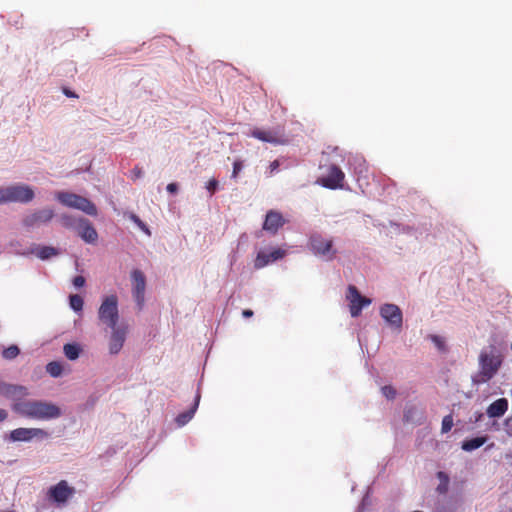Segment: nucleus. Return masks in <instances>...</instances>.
Wrapping results in <instances>:
<instances>
[{"instance_id":"1","label":"nucleus","mask_w":512,"mask_h":512,"mask_svg":"<svg viewBox=\"0 0 512 512\" xmlns=\"http://www.w3.org/2000/svg\"><path fill=\"white\" fill-rule=\"evenodd\" d=\"M13 410L19 415L36 420H52L62 415L60 407L42 400H21L13 405Z\"/></svg>"},{"instance_id":"2","label":"nucleus","mask_w":512,"mask_h":512,"mask_svg":"<svg viewBox=\"0 0 512 512\" xmlns=\"http://www.w3.org/2000/svg\"><path fill=\"white\" fill-rule=\"evenodd\" d=\"M480 371L473 378L475 383H485L489 381L498 371L501 365V359L493 354L481 352L479 357Z\"/></svg>"},{"instance_id":"3","label":"nucleus","mask_w":512,"mask_h":512,"mask_svg":"<svg viewBox=\"0 0 512 512\" xmlns=\"http://www.w3.org/2000/svg\"><path fill=\"white\" fill-rule=\"evenodd\" d=\"M98 317L101 322L114 329L119 320L118 298L116 295L112 294L103 299L98 310Z\"/></svg>"},{"instance_id":"4","label":"nucleus","mask_w":512,"mask_h":512,"mask_svg":"<svg viewBox=\"0 0 512 512\" xmlns=\"http://www.w3.org/2000/svg\"><path fill=\"white\" fill-rule=\"evenodd\" d=\"M310 251L327 260H333L336 257L337 250L333 248V240L324 238L321 234H313L308 241Z\"/></svg>"},{"instance_id":"5","label":"nucleus","mask_w":512,"mask_h":512,"mask_svg":"<svg viewBox=\"0 0 512 512\" xmlns=\"http://www.w3.org/2000/svg\"><path fill=\"white\" fill-rule=\"evenodd\" d=\"M133 298L141 310L145 303L146 277L139 269H133L130 273Z\"/></svg>"},{"instance_id":"6","label":"nucleus","mask_w":512,"mask_h":512,"mask_svg":"<svg viewBox=\"0 0 512 512\" xmlns=\"http://www.w3.org/2000/svg\"><path fill=\"white\" fill-rule=\"evenodd\" d=\"M249 135L262 142H267L273 145H286L288 143V139L286 138L284 131L280 128L269 130L254 128Z\"/></svg>"},{"instance_id":"7","label":"nucleus","mask_w":512,"mask_h":512,"mask_svg":"<svg viewBox=\"0 0 512 512\" xmlns=\"http://www.w3.org/2000/svg\"><path fill=\"white\" fill-rule=\"evenodd\" d=\"M347 300L352 317H358L365 306L371 304V299L362 296L354 285L348 286Z\"/></svg>"},{"instance_id":"8","label":"nucleus","mask_w":512,"mask_h":512,"mask_svg":"<svg viewBox=\"0 0 512 512\" xmlns=\"http://www.w3.org/2000/svg\"><path fill=\"white\" fill-rule=\"evenodd\" d=\"M49 433L41 428H17L10 432V440L14 442H28L33 438L45 439Z\"/></svg>"},{"instance_id":"9","label":"nucleus","mask_w":512,"mask_h":512,"mask_svg":"<svg viewBox=\"0 0 512 512\" xmlns=\"http://www.w3.org/2000/svg\"><path fill=\"white\" fill-rule=\"evenodd\" d=\"M345 178L344 172L336 165H331L328 168L326 176L321 177L318 182L325 188L338 189L343 187V181Z\"/></svg>"},{"instance_id":"10","label":"nucleus","mask_w":512,"mask_h":512,"mask_svg":"<svg viewBox=\"0 0 512 512\" xmlns=\"http://www.w3.org/2000/svg\"><path fill=\"white\" fill-rule=\"evenodd\" d=\"M381 317L392 327L400 330L403 322L401 309L395 304H384L380 308Z\"/></svg>"},{"instance_id":"11","label":"nucleus","mask_w":512,"mask_h":512,"mask_svg":"<svg viewBox=\"0 0 512 512\" xmlns=\"http://www.w3.org/2000/svg\"><path fill=\"white\" fill-rule=\"evenodd\" d=\"M9 189V202L29 203L34 197L33 189L25 184H16L8 186Z\"/></svg>"},{"instance_id":"12","label":"nucleus","mask_w":512,"mask_h":512,"mask_svg":"<svg viewBox=\"0 0 512 512\" xmlns=\"http://www.w3.org/2000/svg\"><path fill=\"white\" fill-rule=\"evenodd\" d=\"M54 217V211L50 208L36 210L31 214L26 215L22 223L25 227L31 228L39 224L50 222Z\"/></svg>"},{"instance_id":"13","label":"nucleus","mask_w":512,"mask_h":512,"mask_svg":"<svg viewBox=\"0 0 512 512\" xmlns=\"http://www.w3.org/2000/svg\"><path fill=\"white\" fill-rule=\"evenodd\" d=\"M74 492L73 487H70L65 480H61L56 485L50 487L48 496L57 503H64L73 496Z\"/></svg>"},{"instance_id":"14","label":"nucleus","mask_w":512,"mask_h":512,"mask_svg":"<svg viewBox=\"0 0 512 512\" xmlns=\"http://www.w3.org/2000/svg\"><path fill=\"white\" fill-rule=\"evenodd\" d=\"M78 236L88 244H95L98 240V233L92 223L83 217H79L77 226Z\"/></svg>"},{"instance_id":"15","label":"nucleus","mask_w":512,"mask_h":512,"mask_svg":"<svg viewBox=\"0 0 512 512\" xmlns=\"http://www.w3.org/2000/svg\"><path fill=\"white\" fill-rule=\"evenodd\" d=\"M285 222L286 221L280 212L276 210H269L263 223V230L274 235L281 227L284 226Z\"/></svg>"},{"instance_id":"16","label":"nucleus","mask_w":512,"mask_h":512,"mask_svg":"<svg viewBox=\"0 0 512 512\" xmlns=\"http://www.w3.org/2000/svg\"><path fill=\"white\" fill-rule=\"evenodd\" d=\"M286 252L283 249L276 248L271 252H259L254 261V266L256 269H261L267 266L269 263L282 259L285 256Z\"/></svg>"},{"instance_id":"17","label":"nucleus","mask_w":512,"mask_h":512,"mask_svg":"<svg viewBox=\"0 0 512 512\" xmlns=\"http://www.w3.org/2000/svg\"><path fill=\"white\" fill-rule=\"evenodd\" d=\"M126 339V328L125 327H114L112 329L110 341H109V351L111 354H117L122 349L124 342Z\"/></svg>"},{"instance_id":"18","label":"nucleus","mask_w":512,"mask_h":512,"mask_svg":"<svg viewBox=\"0 0 512 512\" xmlns=\"http://www.w3.org/2000/svg\"><path fill=\"white\" fill-rule=\"evenodd\" d=\"M507 410L508 400L506 398H499L488 406L487 415L490 418H498L503 416Z\"/></svg>"},{"instance_id":"19","label":"nucleus","mask_w":512,"mask_h":512,"mask_svg":"<svg viewBox=\"0 0 512 512\" xmlns=\"http://www.w3.org/2000/svg\"><path fill=\"white\" fill-rule=\"evenodd\" d=\"M74 209H78L90 216H96L98 211L97 207L93 202H91L89 199L78 195V199L72 203V207Z\"/></svg>"},{"instance_id":"20","label":"nucleus","mask_w":512,"mask_h":512,"mask_svg":"<svg viewBox=\"0 0 512 512\" xmlns=\"http://www.w3.org/2000/svg\"><path fill=\"white\" fill-rule=\"evenodd\" d=\"M200 397H201L200 392L197 391L191 408L184 413H180L176 417V422L179 426H183V425L187 424L193 418V416L198 408Z\"/></svg>"},{"instance_id":"21","label":"nucleus","mask_w":512,"mask_h":512,"mask_svg":"<svg viewBox=\"0 0 512 512\" xmlns=\"http://www.w3.org/2000/svg\"><path fill=\"white\" fill-rule=\"evenodd\" d=\"M0 394L6 397H15L19 395H26L27 390L23 386L0 383Z\"/></svg>"},{"instance_id":"22","label":"nucleus","mask_w":512,"mask_h":512,"mask_svg":"<svg viewBox=\"0 0 512 512\" xmlns=\"http://www.w3.org/2000/svg\"><path fill=\"white\" fill-rule=\"evenodd\" d=\"M436 477L439 480V483L436 487V492L439 495H446L449 490L450 478L449 475L444 471H438L436 473Z\"/></svg>"},{"instance_id":"23","label":"nucleus","mask_w":512,"mask_h":512,"mask_svg":"<svg viewBox=\"0 0 512 512\" xmlns=\"http://www.w3.org/2000/svg\"><path fill=\"white\" fill-rule=\"evenodd\" d=\"M31 253L36 254L41 260L49 259L52 256L58 255V250L52 246H38Z\"/></svg>"},{"instance_id":"24","label":"nucleus","mask_w":512,"mask_h":512,"mask_svg":"<svg viewBox=\"0 0 512 512\" xmlns=\"http://www.w3.org/2000/svg\"><path fill=\"white\" fill-rule=\"evenodd\" d=\"M487 441V437H475L469 440H465L462 443V449L464 451H473L480 448Z\"/></svg>"},{"instance_id":"25","label":"nucleus","mask_w":512,"mask_h":512,"mask_svg":"<svg viewBox=\"0 0 512 512\" xmlns=\"http://www.w3.org/2000/svg\"><path fill=\"white\" fill-rule=\"evenodd\" d=\"M56 199L67 207H72V203H74L75 200L78 199V195L70 192H57L55 194Z\"/></svg>"},{"instance_id":"26","label":"nucleus","mask_w":512,"mask_h":512,"mask_svg":"<svg viewBox=\"0 0 512 512\" xmlns=\"http://www.w3.org/2000/svg\"><path fill=\"white\" fill-rule=\"evenodd\" d=\"M63 351L69 360H76L80 355L81 348L78 344L67 343L64 345Z\"/></svg>"},{"instance_id":"27","label":"nucleus","mask_w":512,"mask_h":512,"mask_svg":"<svg viewBox=\"0 0 512 512\" xmlns=\"http://www.w3.org/2000/svg\"><path fill=\"white\" fill-rule=\"evenodd\" d=\"M78 219L75 216L63 214L60 216V222L65 228H75L77 229L78 226Z\"/></svg>"},{"instance_id":"28","label":"nucleus","mask_w":512,"mask_h":512,"mask_svg":"<svg viewBox=\"0 0 512 512\" xmlns=\"http://www.w3.org/2000/svg\"><path fill=\"white\" fill-rule=\"evenodd\" d=\"M46 371L52 376V377H58L61 375L63 371V367L59 362L52 361L49 362L46 366Z\"/></svg>"},{"instance_id":"29","label":"nucleus","mask_w":512,"mask_h":512,"mask_svg":"<svg viewBox=\"0 0 512 512\" xmlns=\"http://www.w3.org/2000/svg\"><path fill=\"white\" fill-rule=\"evenodd\" d=\"M69 302H70L71 308L74 311H76V312L82 311L83 305H84V301H83V298L80 295H77V294L70 295Z\"/></svg>"},{"instance_id":"30","label":"nucleus","mask_w":512,"mask_h":512,"mask_svg":"<svg viewBox=\"0 0 512 512\" xmlns=\"http://www.w3.org/2000/svg\"><path fill=\"white\" fill-rule=\"evenodd\" d=\"M19 353H20V350H19L18 346L11 345L3 350L2 356L7 360H11V359L16 358L19 355Z\"/></svg>"},{"instance_id":"31","label":"nucleus","mask_w":512,"mask_h":512,"mask_svg":"<svg viewBox=\"0 0 512 512\" xmlns=\"http://www.w3.org/2000/svg\"><path fill=\"white\" fill-rule=\"evenodd\" d=\"M453 426V417L451 414L444 416L442 420L441 432L448 433Z\"/></svg>"},{"instance_id":"32","label":"nucleus","mask_w":512,"mask_h":512,"mask_svg":"<svg viewBox=\"0 0 512 512\" xmlns=\"http://www.w3.org/2000/svg\"><path fill=\"white\" fill-rule=\"evenodd\" d=\"M381 390L383 395L389 400H393L396 396V390L390 385L382 387Z\"/></svg>"},{"instance_id":"33","label":"nucleus","mask_w":512,"mask_h":512,"mask_svg":"<svg viewBox=\"0 0 512 512\" xmlns=\"http://www.w3.org/2000/svg\"><path fill=\"white\" fill-rule=\"evenodd\" d=\"M430 339L432 340V342L435 344V346L441 350V351H444L445 350V343H444V340L440 337V336H437V335H431L430 336Z\"/></svg>"},{"instance_id":"34","label":"nucleus","mask_w":512,"mask_h":512,"mask_svg":"<svg viewBox=\"0 0 512 512\" xmlns=\"http://www.w3.org/2000/svg\"><path fill=\"white\" fill-rule=\"evenodd\" d=\"M218 187V181L215 178L210 179L206 184V189L209 191L210 196H212Z\"/></svg>"},{"instance_id":"35","label":"nucleus","mask_w":512,"mask_h":512,"mask_svg":"<svg viewBox=\"0 0 512 512\" xmlns=\"http://www.w3.org/2000/svg\"><path fill=\"white\" fill-rule=\"evenodd\" d=\"M9 197L8 187L0 188V204L9 203Z\"/></svg>"},{"instance_id":"36","label":"nucleus","mask_w":512,"mask_h":512,"mask_svg":"<svg viewBox=\"0 0 512 512\" xmlns=\"http://www.w3.org/2000/svg\"><path fill=\"white\" fill-rule=\"evenodd\" d=\"M243 164L241 161L237 160L233 163V172L232 177L236 178L239 174V172L242 170Z\"/></svg>"},{"instance_id":"37","label":"nucleus","mask_w":512,"mask_h":512,"mask_svg":"<svg viewBox=\"0 0 512 512\" xmlns=\"http://www.w3.org/2000/svg\"><path fill=\"white\" fill-rule=\"evenodd\" d=\"M84 284H85V278L83 276L78 275V276L74 277L73 285L75 287L80 288V287L84 286Z\"/></svg>"},{"instance_id":"38","label":"nucleus","mask_w":512,"mask_h":512,"mask_svg":"<svg viewBox=\"0 0 512 512\" xmlns=\"http://www.w3.org/2000/svg\"><path fill=\"white\" fill-rule=\"evenodd\" d=\"M178 190V186L176 183H169L167 185V191L170 193H175Z\"/></svg>"},{"instance_id":"39","label":"nucleus","mask_w":512,"mask_h":512,"mask_svg":"<svg viewBox=\"0 0 512 512\" xmlns=\"http://www.w3.org/2000/svg\"><path fill=\"white\" fill-rule=\"evenodd\" d=\"M63 93L67 96V97H70V98H77L78 95L75 94L74 92H72L71 90H69L68 88H64L63 89Z\"/></svg>"},{"instance_id":"40","label":"nucleus","mask_w":512,"mask_h":512,"mask_svg":"<svg viewBox=\"0 0 512 512\" xmlns=\"http://www.w3.org/2000/svg\"><path fill=\"white\" fill-rule=\"evenodd\" d=\"M279 161L278 160H274L273 162H271L270 164V169H271V173H273L275 170H277L279 168Z\"/></svg>"},{"instance_id":"41","label":"nucleus","mask_w":512,"mask_h":512,"mask_svg":"<svg viewBox=\"0 0 512 512\" xmlns=\"http://www.w3.org/2000/svg\"><path fill=\"white\" fill-rule=\"evenodd\" d=\"M132 173L134 175L135 178H139L141 177L142 175V170L141 168H138V167H135L133 170H132Z\"/></svg>"},{"instance_id":"42","label":"nucleus","mask_w":512,"mask_h":512,"mask_svg":"<svg viewBox=\"0 0 512 512\" xmlns=\"http://www.w3.org/2000/svg\"><path fill=\"white\" fill-rule=\"evenodd\" d=\"M253 314H254V313H253V311H252V310H250V309H245V310H243V312H242V315H243V317H245V318L252 317V316H253Z\"/></svg>"},{"instance_id":"43","label":"nucleus","mask_w":512,"mask_h":512,"mask_svg":"<svg viewBox=\"0 0 512 512\" xmlns=\"http://www.w3.org/2000/svg\"><path fill=\"white\" fill-rule=\"evenodd\" d=\"M412 410H413V409H408V410H406V411H405V413H404V419H405L406 421H410V420H411V413H412Z\"/></svg>"},{"instance_id":"44","label":"nucleus","mask_w":512,"mask_h":512,"mask_svg":"<svg viewBox=\"0 0 512 512\" xmlns=\"http://www.w3.org/2000/svg\"><path fill=\"white\" fill-rule=\"evenodd\" d=\"M8 414L4 409H0V422L4 421L7 418Z\"/></svg>"},{"instance_id":"45","label":"nucleus","mask_w":512,"mask_h":512,"mask_svg":"<svg viewBox=\"0 0 512 512\" xmlns=\"http://www.w3.org/2000/svg\"><path fill=\"white\" fill-rule=\"evenodd\" d=\"M136 222H139V225L142 226L141 222L139 221V219H135Z\"/></svg>"},{"instance_id":"46","label":"nucleus","mask_w":512,"mask_h":512,"mask_svg":"<svg viewBox=\"0 0 512 512\" xmlns=\"http://www.w3.org/2000/svg\"><path fill=\"white\" fill-rule=\"evenodd\" d=\"M511 350H512V343H511Z\"/></svg>"}]
</instances>
